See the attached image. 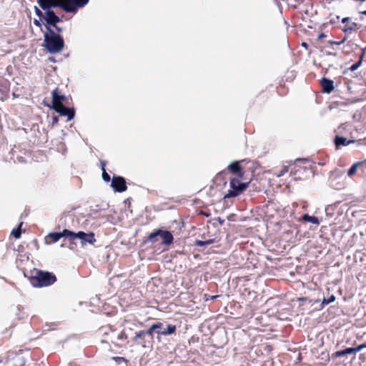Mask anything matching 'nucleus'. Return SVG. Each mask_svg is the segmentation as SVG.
Masks as SVG:
<instances>
[{
  "instance_id": "aec40b11",
  "label": "nucleus",
  "mask_w": 366,
  "mask_h": 366,
  "mask_svg": "<svg viewBox=\"0 0 366 366\" xmlns=\"http://www.w3.org/2000/svg\"><path fill=\"white\" fill-rule=\"evenodd\" d=\"M362 162H357V163H355L351 167L350 169L348 170L347 172V175L348 177H352L356 172H357V168L360 167V166H362Z\"/></svg>"
},
{
  "instance_id": "9d476101",
  "label": "nucleus",
  "mask_w": 366,
  "mask_h": 366,
  "mask_svg": "<svg viewBox=\"0 0 366 366\" xmlns=\"http://www.w3.org/2000/svg\"><path fill=\"white\" fill-rule=\"evenodd\" d=\"M321 85L325 93L330 94L334 90V82L330 79L322 78Z\"/></svg>"
},
{
  "instance_id": "f3484780",
  "label": "nucleus",
  "mask_w": 366,
  "mask_h": 366,
  "mask_svg": "<svg viewBox=\"0 0 366 366\" xmlns=\"http://www.w3.org/2000/svg\"><path fill=\"white\" fill-rule=\"evenodd\" d=\"M162 326H163V323H162L160 322H157L155 324H153L149 328V330L147 332H145V335H148L152 336L154 332H157V329H162Z\"/></svg>"
},
{
  "instance_id": "c85d7f7f",
  "label": "nucleus",
  "mask_w": 366,
  "mask_h": 366,
  "mask_svg": "<svg viewBox=\"0 0 366 366\" xmlns=\"http://www.w3.org/2000/svg\"><path fill=\"white\" fill-rule=\"evenodd\" d=\"M365 348H366V342L355 347L357 352L361 351L362 350H363Z\"/></svg>"
},
{
  "instance_id": "a211bd4d",
  "label": "nucleus",
  "mask_w": 366,
  "mask_h": 366,
  "mask_svg": "<svg viewBox=\"0 0 366 366\" xmlns=\"http://www.w3.org/2000/svg\"><path fill=\"white\" fill-rule=\"evenodd\" d=\"M61 237H68L70 240H74L76 232H71L69 229H64L60 232Z\"/></svg>"
},
{
  "instance_id": "0eeeda50",
  "label": "nucleus",
  "mask_w": 366,
  "mask_h": 366,
  "mask_svg": "<svg viewBox=\"0 0 366 366\" xmlns=\"http://www.w3.org/2000/svg\"><path fill=\"white\" fill-rule=\"evenodd\" d=\"M111 187L114 192H122L127 190L125 179L122 177H114L112 179Z\"/></svg>"
},
{
  "instance_id": "7c9ffc66",
  "label": "nucleus",
  "mask_w": 366,
  "mask_h": 366,
  "mask_svg": "<svg viewBox=\"0 0 366 366\" xmlns=\"http://www.w3.org/2000/svg\"><path fill=\"white\" fill-rule=\"evenodd\" d=\"M124 338H126V337H125V335H124V332H121V333L119 335V336H118V339H119V340H124Z\"/></svg>"
},
{
  "instance_id": "f704fd0d",
  "label": "nucleus",
  "mask_w": 366,
  "mask_h": 366,
  "mask_svg": "<svg viewBox=\"0 0 366 366\" xmlns=\"http://www.w3.org/2000/svg\"><path fill=\"white\" fill-rule=\"evenodd\" d=\"M302 46H304V47H307V44H306V43H305V42H303V43L302 44Z\"/></svg>"
},
{
  "instance_id": "4c0bfd02",
  "label": "nucleus",
  "mask_w": 366,
  "mask_h": 366,
  "mask_svg": "<svg viewBox=\"0 0 366 366\" xmlns=\"http://www.w3.org/2000/svg\"><path fill=\"white\" fill-rule=\"evenodd\" d=\"M362 165H363L364 164H365V163H366V159H365V160H364V161H362Z\"/></svg>"
},
{
  "instance_id": "5701e85b",
  "label": "nucleus",
  "mask_w": 366,
  "mask_h": 366,
  "mask_svg": "<svg viewBox=\"0 0 366 366\" xmlns=\"http://www.w3.org/2000/svg\"><path fill=\"white\" fill-rule=\"evenodd\" d=\"M102 179L104 182H107L110 181V176L106 172L104 164H102Z\"/></svg>"
},
{
  "instance_id": "c9c22d12",
  "label": "nucleus",
  "mask_w": 366,
  "mask_h": 366,
  "mask_svg": "<svg viewBox=\"0 0 366 366\" xmlns=\"http://www.w3.org/2000/svg\"><path fill=\"white\" fill-rule=\"evenodd\" d=\"M362 14L366 16V10L362 11Z\"/></svg>"
},
{
  "instance_id": "f8f14e48",
  "label": "nucleus",
  "mask_w": 366,
  "mask_h": 366,
  "mask_svg": "<svg viewBox=\"0 0 366 366\" xmlns=\"http://www.w3.org/2000/svg\"><path fill=\"white\" fill-rule=\"evenodd\" d=\"M175 331H176L175 325H167L166 328H164V325H163L162 329H157V333L159 335L166 336V335H169L174 333Z\"/></svg>"
},
{
  "instance_id": "ddd939ff",
  "label": "nucleus",
  "mask_w": 366,
  "mask_h": 366,
  "mask_svg": "<svg viewBox=\"0 0 366 366\" xmlns=\"http://www.w3.org/2000/svg\"><path fill=\"white\" fill-rule=\"evenodd\" d=\"M228 169L232 173L237 174L239 178L243 177V172H242V169L238 162L229 164L228 165Z\"/></svg>"
},
{
  "instance_id": "a878e982",
  "label": "nucleus",
  "mask_w": 366,
  "mask_h": 366,
  "mask_svg": "<svg viewBox=\"0 0 366 366\" xmlns=\"http://www.w3.org/2000/svg\"><path fill=\"white\" fill-rule=\"evenodd\" d=\"M347 40V36H345L341 41H330L329 43L332 45H341Z\"/></svg>"
},
{
  "instance_id": "1a4fd4ad",
  "label": "nucleus",
  "mask_w": 366,
  "mask_h": 366,
  "mask_svg": "<svg viewBox=\"0 0 366 366\" xmlns=\"http://www.w3.org/2000/svg\"><path fill=\"white\" fill-rule=\"evenodd\" d=\"M52 108H56L59 104H63V101L65 99L64 95H60L58 94V89H54L52 93Z\"/></svg>"
},
{
  "instance_id": "c756f323",
  "label": "nucleus",
  "mask_w": 366,
  "mask_h": 366,
  "mask_svg": "<svg viewBox=\"0 0 366 366\" xmlns=\"http://www.w3.org/2000/svg\"><path fill=\"white\" fill-rule=\"evenodd\" d=\"M35 13L41 19V17H43V13L41 11L40 9H39L37 7H36L35 9Z\"/></svg>"
},
{
  "instance_id": "7ed1b4c3",
  "label": "nucleus",
  "mask_w": 366,
  "mask_h": 366,
  "mask_svg": "<svg viewBox=\"0 0 366 366\" xmlns=\"http://www.w3.org/2000/svg\"><path fill=\"white\" fill-rule=\"evenodd\" d=\"M56 281V277L48 272L35 270L31 278V284L35 287H47Z\"/></svg>"
},
{
  "instance_id": "20e7f679",
  "label": "nucleus",
  "mask_w": 366,
  "mask_h": 366,
  "mask_svg": "<svg viewBox=\"0 0 366 366\" xmlns=\"http://www.w3.org/2000/svg\"><path fill=\"white\" fill-rule=\"evenodd\" d=\"M159 238L162 240V243L164 244H170L173 242V235L168 231L159 229L151 233L149 236L150 242H155L158 241Z\"/></svg>"
},
{
  "instance_id": "2eb2a0df",
  "label": "nucleus",
  "mask_w": 366,
  "mask_h": 366,
  "mask_svg": "<svg viewBox=\"0 0 366 366\" xmlns=\"http://www.w3.org/2000/svg\"><path fill=\"white\" fill-rule=\"evenodd\" d=\"M352 142L353 141L347 140V138L343 137L337 136L335 139V144L337 147H339L340 146H347Z\"/></svg>"
},
{
  "instance_id": "f03ea898",
  "label": "nucleus",
  "mask_w": 366,
  "mask_h": 366,
  "mask_svg": "<svg viewBox=\"0 0 366 366\" xmlns=\"http://www.w3.org/2000/svg\"><path fill=\"white\" fill-rule=\"evenodd\" d=\"M49 34H44V46L46 50L51 54H56L60 52L64 46L63 38L54 33L49 27H47Z\"/></svg>"
},
{
  "instance_id": "dca6fc26",
  "label": "nucleus",
  "mask_w": 366,
  "mask_h": 366,
  "mask_svg": "<svg viewBox=\"0 0 366 366\" xmlns=\"http://www.w3.org/2000/svg\"><path fill=\"white\" fill-rule=\"evenodd\" d=\"M60 238H61L60 232H50L47 234L46 240L48 241V239H50L51 242L55 243L58 242Z\"/></svg>"
},
{
  "instance_id": "cd10ccee",
  "label": "nucleus",
  "mask_w": 366,
  "mask_h": 366,
  "mask_svg": "<svg viewBox=\"0 0 366 366\" xmlns=\"http://www.w3.org/2000/svg\"><path fill=\"white\" fill-rule=\"evenodd\" d=\"M360 64H361V61H359L358 62L352 64L350 67V69L352 71H355L360 66Z\"/></svg>"
},
{
  "instance_id": "2f4dec72",
  "label": "nucleus",
  "mask_w": 366,
  "mask_h": 366,
  "mask_svg": "<svg viewBox=\"0 0 366 366\" xmlns=\"http://www.w3.org/2000/svg\"><path fill=\"white\" fill-rule=\"evenodd\" d=\"M41 19H40V20H36V19H35V20H34V24H36V26H41L40 21H41Z\"/></svg>"
},
{
  "instance_id": "f257e3e1",
  "label": "nucleus",
  "mask_w": 366,
  "mask_h": 366,
  "mask_svg": "<svg viewBox=\"0 0 366 366\" xmlns=\"http://www.w3.org/2000/svg\"><path fill=\"white\" fill-rule=\"evenodd\" d=\"M89 0H38L39 6L45 11L44 19L46 24L55 26L61 20L51 10V8L59 7L68 13H76L78 8L84 7Z\"/></svg>"
},
{
  "instance_id": "393cba45",
  "label": "nucleus",
  "mask_w": 366,
  "mask_h": 366,
  "mask_svg": "<svg viewBox=\"0 0 366 366\" xmlns=\"http://www.w3.org/2000/svg\"><path fill=\"white\" fill-rule=\"evenodd\" d=\"M335 300V297L334 295H331L328 298H324L322 300V305H328L331 302H333Z\"/></svg>"
},
{
  "instance_id": "bb28decb",
  "label": "nucleus",
  "mask_w": 366,
  "mask_h": 366,
  "mask_svg": "<svg viewBox=\"0 0 366 366\" xmlns=\"http://www.w3.org/2000/svg\"><path fill=\"white\" fill-rule=\"evenodd\" d=\"M145 335V332L144 331H139V332H137L134 337V340L135 341H137L139 339L142 338V337H144Z\"/></svg>"
},
{
  "instance_id": "473e14b6",
  "label": "nucleus",
  "mask_w": 366,
  "mask_h": 366,
  "mask_svg": "<svg viewBox=\"0 0 366 366\" xmlns=\"http://www.w3.org/2000/svg\"><path fill=\"white\" fill-rule=\"evenodd\" d=\"M54 26V28H55L58 31H59V32H60V31H61V29H60L59 27H58V26H56V24H55V26Z\"/></svg>"
},
{
  "instance_id": "4468645a",
  "label": "nucleus",
  "mask_w": 366,
  "mask_h": 366,
  "mask_svg": "<svg viewBox=\"0 0 366 366\" xmlns=\"http://www.w3.org/2000/svg\"><path fill=\"white\" fill-rule=\"evenodd\" d=\"M356 353H357V351H356L355 347H348V348H346L345 350L337 351L334 355L336 357H340L345 356L346 355H352V354H356Z\"/></svg>"
},
{
  "instance_id": "39448f33",
  "label": "nucleus",
  "mask_w": 366,
  "mask_h": 366,
  "mask_svg": "<svg viewBox=\"0 0 366 366\" xmlns=\"http://www.w3.org/2000/svg\"><path fill=\"white\" fill-rule=\"evenodd\" d=\"M230 189L225 194L224 198L234 197L239 195L242 192L246 189L247 184L241 183L239 179L233 178L230 179L229 182Z\"/></svg>"
},
{
  "instance_id": "423d86ee",
  "label": "nucleus",
  "mask_w": 366,
  "mask_h": 366,
  "mask_svg": "<svg viewBox=\"0 0 366 366\" xmlns=\"http://www.w3.org/2000/svg\"><path fill=\"white\" fill-rule=\"evenodd\" d=\"M75 239H79L81 247L87 244H94L96 242L94 234L93 232L86 233L82 231L76 232Z\"/></svg>"
},
{
  "instance_id": "72a5a7b5",
  "label": "nucleus",
  "mask_w": 366,
  "mask_h": 366,
  "mask_svg": "<svg viewBox=\"0 0 366 366\" xmlns=\"http://www.w3.org/2000/svg\"><path fill=\"white\" fill-rule=\"evenodd\" d=\"M326 36V35L325 34H320L318 36L319 39H322V38H325Z\"/></svg>"
},
{
  "instance_id": "9b49d317",
  "label": "nucleus",
  "mask_w": 366,
  "mask_h": 366,
  "mask_svg": "<svg viewBox=\"0 0 366 366\" xmlns=\"http://www.w3.org/2000/svg\"><path fill=\"white\" fill-rule=\"evenodd\" d=\"M342 22L345 24L342 29V31L345 33L351 32L357 26V24L350 21V18L349 17L343 18Z\"/></svg>"
},
{
  "instance_id": "4be33fe9",
  "label": "nucleus",
  "mask_w": 366,
  "mask_h": 366,
  "mask_svg": "<svg viewBox=\"0 0 366 366\" xmlns=\"http://www.w3.org/2000/svg\"><path fill=\"white\" fill-rule=\"evenodd\" d=\"M212 242H213L212 239H208V240H206V241L197 240V241H196L195 244L197 246L202 247V246H204V245L210 244Z\"/></svg>"
},
{
  "instance_id": "6ab92c4d",
  "label": "nucleus",
  "mask_w": 366,
  "mask_h": 366,
  "mask_svg": "<svg viewBox=\"0 0 366 366\" xmlns=\"http://www.w3.org/2000/svg\"><path fill=\"white\" fill-rule=\"evenodd\" d=\"M302 219L305 222H311V223H312L314 224L318 225L320 224V221H319L317 217H314V216H310V215H309L307 214H305L302 217Z\"/></svg>"
},
{
  "instance_id": "e433bc0d",
  "label": "nucleus",
  "mask_w": 366,
  "mask_h": 366,
  "mask_svg": "<svg viewBox=\"0 0 366 366\" xmlns=\"http://www.w3.org/2000/svg\"><path fill=\"white\" fill-rule=\"evenodd\" d=\"M57 122V119L56 117L54 118V122Z\"/></svg>"
},
{
  "instance_id": "b1692460",
  "label": "nucleus",
  "mask_w": 366,
  "mask_h": 366,
  "mask_svg": "<svg viewBox=\"0 0 366 366\" xmlns=\"http://www.w3.org/2000/svg\"><path fill=\"white\" fill-rule=\"evenodd\" d=\"M289 170V166L288 165H284L282 167V169L278 172L277 173L276 176L277 177H280L282 176H283L285 174H286Z\"/></svg>"
},
{
  "instance_id": "6e6552de",
  "label": "nucleus",
  "mask_w": 366,
  "mask_h": 366,
  "mask_svg": "<svg viewBox=\"0 0 366 366\" xmlns=\"http://www.w3.org/2000/svg\"><path fill=\"white\" fill-rule=\"evenodd\" d=\"M54 109L61 116L66 117L67 121L73 119L75 115V111L73 108H67L64 104H59Z\"/></svg>"
},
{
  "instance_id": "412c9836",
  "label": "nucleus",
  "mask_w": 366,
  "mask_h": 366,
  "mask_svg": "<svg viewBox=\"0 0 366 366\" xmlns=\"http://www.w3.org/2000/svg\"><path fill=\"white\" fill-rule=\"evenodd\" d=\"M22 222H21L19 225V227L16 228V229H14L11 231V235H13V237L15 238V239H19L20 237H21V227L22 226Z\"/></svg>"
}]
</instances>
